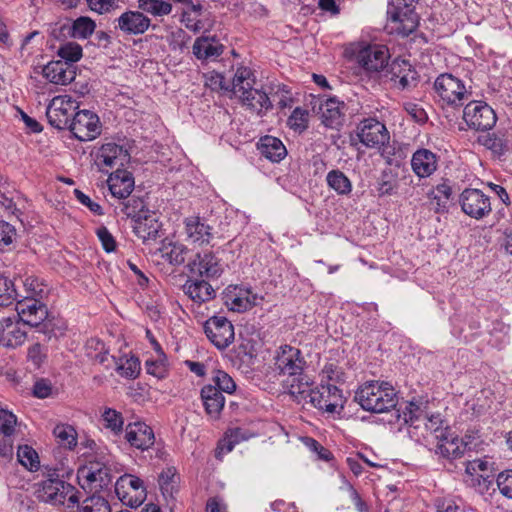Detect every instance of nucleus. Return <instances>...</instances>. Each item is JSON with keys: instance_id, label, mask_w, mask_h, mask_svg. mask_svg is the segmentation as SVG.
Instances as JSON below:
<instances>
[{"instance_id": "2f4dec72", "label": "nucleus", "mask_w": 512, "mask_h": 512, "mask_svg": "<svg viewBox=\"0 0 512 512\" xmlns=\"http://www.w3.org/2000/svg\"><path fill=\"white\" fill-rule=\"evenodd\" d=\"M201 399L205 411L212 418H218L224 408L225 397L214 386H204L201 389Z\"/></svg>"}, {"instance_id": "13d9d810", "label": "nucleus", "mask_w": 512, "mask_h": 512, "mask_svg": "<svg viewBox=\"0 0 512 512\" xmlns=\"http://www.w3.org/2000/svg\"><path fill=\"white\" fill-rule=\"evenodd\" d=\"M397 181L391 172L384 171L381 175L378 187L380 196L393 195L396 193Z\"/></svg>"}, {"instance_id": "c9c22d12", "label": "nucleus", "mask_w": 512, "mask_h": 512, "mask_svg": "<svg viewBox=\"0 0 512 512\" xmlns=\"http://www.w3.org/2000/svg\"><path fill=\"white\" fill-rule=\"evenodd\" d=\"M452 194V189L447 183H441L435 187L429 194L431 209L436 213H445L448 211V203Z\"/></svg>"}, {"instance_id": "58836bf2", "label": "nucleus", "mask_w": 512, "mask_h": 512, "mask_svg": "<svg viewBox=\"0 0 512 512\" xmlns=\"http://www.w3.org/2000/svg\"><path fill=\"white\" fill-rule=\"evenodd\" d=\"M138 8L154 17H163L172 12V5L165 0H138Z\"/></svg>"}, {"instance_id": "20e7f679", "label": "nucleus", "mask_w": 512, "mask_h": 512, "mask_svg": "<svg viewBox=\"0 0 512 512\" xmlns=\"http://www.w3.org/2000/svg\"><path fill=\"white\" fill-rule=\"evenodd\" d=\"M76 109V102L70 96H56L46 109V117L52 127L59 130L69 129Z\"/></svg>"}, {"instance_id": "9d476101", "label": "nucleus", "mask_w": 512, "mask_h": 512, "mask_svg": "<svg viewBox=\"0 0 512 512\" xmlns=\"http://www.w3.org/2000/svg\"><path fill=\"white\" fill-rule=\"evenodd\" d=\"M359 141L368 148L380 149L389 143L390 135L386 126L380 121L364 119L357 127Z\"/></svg>"}, {"instance_id": "774afa93", "label": "nucleus", "mask_w": 512, "mask_h": 512, "mask_svg": "<svg viewBox=\"0 0 512 512\" xmlns=\"http://www.w3.org/2000/svg\"><path fill=\"white\" fill-rule=\"evenodd\" d=\"M165 359L166 357H159L157 360H147L145 364L147 373L159 379L163 378L166 373Z\"/></svg>"}, {"instance_id": "5fc2aeb1", "label": "nucleus", "mask_w": 512, "mask_h": 512, "mask_svg": "<svg viewBox=\"0 0 512 512\" xmlns=\"http://www.w3.org/2000/svg\"><path fill=\"white\" fill-rule=\"evenodd\" d=\"M405 423L416 425V422L427 419V415L419 405L414 402H409L402 411Z\"/></svg>"}, {"instance_id": "39448f33", "label": "nucleus", "mask_w": 512, "mask_h": 512, "mask_svg": "<svg viewBox=\"0 0 512 512\" xmlns=\"http://www.w3.org/2000/svg\"><path fill=\"white\" fill-rule=\"evenodd\" d=\"M74 490L75 488L71 484L59 478H48L42 482L38 498L52 505H63L68 497L69 502L74 504L78 503V497Z\"/></svg>"}, {"instance_id": "f03ea898", "label": "nucleus", "mask_w": 512, "mask_h": 512, "mask_svg": "<svg viewBox=\"0 0 512 512\" xmlns=\"http://www.w3.org/2000/svg\"><path fill=\"white\" fill-rule=\"evenodd\" d=\"M433 88L440 100L451 107L462 106L471 96L463 81L450 73L440 74L435 79Z\"/></svg>"}, {"instance_id": "79ce46f5", "label": "nucleus", "mask_w": 512, "mask_h": 512, "mask_svg": "<svg viewBox=\"0 0 512 512\" xmlns=\"http://www.w3.org/2000/svg\"><path fill=\"white\" fill-rule=\"evenodd\" d=\"M95 22L86 16H81L74 20L71 27V36L78 39L88 38L95 30Z\"/></svg>"}, {"instance_id": "a211bd4d", "label": "nucleus", "mask_w": 512, "mask_h": 512, "mask_svg": "<svg viewBox=\"0 0 512 512\" xmlns=\"http://www.w3.org/2000/svg\"><path fill=\"white\" fill-rule=\"evenodd\" d=\"M161 227L156 213L150 211L134 221L133 232L143 243L149 244L162 236Z\"/></svg>"}, {"instance_id": "0eeeda50", "label": "nucleus", "mask_w": 512, "mask_h": 512, "mask_svg": "<svg viewBox=\"0 0 512 512\" xmlns=\"http://www.w3.org/2000/svg\"><path fill=\"white\" fill-rule=\"evenodd\" d=\"M69 130L79 141L93 140L101 133L99 117L90 110H80L72 118Z\"/></svg>"}, {"instance_id": "8fccbe9b", "label": "nucleus", "mask_w": 512, "mask_h": 512, "mask_svg": "<svg viewBox=\"0 0 512 512\" xmlns=\"http://www.w3.org/2000/svg\"><path fill=\"white\" fill-rule=\"evenodd\" d=\"M297 376L293 378L290 384V394L299 400H307L309 399L308 393L313 390L310 389L309 379L307 376H302V374Z\"/></svg>"}, {"instance_id": "4468645a", "label": "nucleus", "mask_w": 512, "mask_h": 512, "mask_svg": "<svg viewBox=\"0 0 512 512\" xmlns=\"http://www.w3.org/2000/svg\"><path fill=\"white\" fill-rule=\"evenodd\" d=\"M17 319L24 325H37L48 316L47 306L33 296H26L16 303Z\"/></svg>"}, {"instance_id": "423d86ee", "label": "nucleus", "mask_w": 512, "mask_h": 512, "mask_svg": "<svg viewBox=\"0 0 512 512\" xmlns=\"http://www.w3.org/2000/svg\"><path fill=\"white\" fill-rule=\"evenodd\" d=\"M463 119L469 128L476 131L490 130L497 121L494 110L481 101H470L463 110Z\"/></svg>"}, {"instance_id": "b1692460", "label": "nucleus", "mask_w": 512, "mask_h": 512, "mask_svg": "<svg viewBox=\"0 0 512 512\" xmlns=\"http://www.w3.org/2000/svg\"><path fill=\"white\" fill-rule=\"evenodd\" d=\"M107 184L112 196L125 199L130 196L134 189V177L131 172L123 168H116L109 175Z\"/></svg>"}, {"instance_id": "7c9ffc66", "label": "nucleus", "mask_w": 512, "mask_h": 512, "mask_svg": "<svg viewBox=\"0 0 512 512\" xmlns=\"http://www.w3.org/2000/svg\"><path fill=\"white\" fill-rule=\"evenodd\" d=\"M223 51L224 46L215 37H200L193 44V53L201 60L215 59Z\"/></svg>"}, {"instance_id": "a878e982", "label": "nucleus", "mask_w": 512, "mask_h": 512, "mask_svg": "<svg viewBox=\"0 0 512 512\" xmlns=\"http://www.w3.org/2000/svg\"><path fill=\"white\" fill-rule=\"evenodd\" d=\"M43 76L54 84L67 85L75 78V70L71 64L62 60L51 61L43 67Z\"/></svg>"}, {"instance_id": "c756f323", "label": "nucleus", "mask_w": 512, "mask_h": 512, "mask_svg": "<svg viewBox=\"0 0 512 512\" xmlns=\"http://www.w3.org/2000/svg\"><path fill=\"white\" fill-rule=\"evenodd\" d=\"M242 103L253 111L260 113L263 109L272 107V103L267 94L258 89H254L251 82H247V89L238 94Z\"/></svg>"}, {"instance_id": "dca6fc26", "label": "nucleus", "mask_w": 512, "mask_h": 512, "mask_svg": "<svg viewBox=\"0 0 512 512\" xmlns=\"http://www.w3.org/2000/svg\"><path fill=\"white\" fill-rule=\"evenodd\" d=\"M387 13L394 24L393 29L403 37L412 34L419 25V17L411 7H392Z\"/></svg>"}, {"instance_id": "49530a36", "label": "nucleus", "mask_w": 512, "mask_h": 512, "mask_svg": "<svg viewBox=\"0 0 512 512\" xmlns=\"http://www.w3.org/2000/svg\"><path fill=\"white\" fill-rule=\"evenodd\" d=\"M82 47L76 42H67L58 49V56L64 59V62L75 63L82 58Z\"/></svg>"}, {"instance_id": "052dcab7", "label": "nucleus", "mask_w": 512, "mask_h": 512, "mask_svg": "<svg viewBox=\"0 0 512 512\" xmlns=\"http://www.w3.org/2000/svg\"><path fill=\"white\" fill-rule=\"evenodd\" d=\"M16 236L17 232L13 225L5 221H0V249L12 244Z\"/></svg>"}, {"instance_id": "f3484780", "label": "nucleus", "mask_w": 512, "mask_h": 512, "mask_svg": "<svg viewBox=\"0 0 512 512\" xmlns=\"http://www.w3.org/2000/svg\"><path fill=\"white\" fill-rule=\"evenodd\" d=\"M24 324L17 318H4L0 320V345L7 348L21 346L27 337L23 330Z\"/></svg>"}, {"instance_id": "393cba45", "label": "nucleus", "mask_w": 512, "mask_h": 512, "mask_svg": "<svg viewBox=\"0 0 512 512\" xmlns=\"http://www.w3.org/2000/svg\"><path fill=\"white\" fill-rule=\"evenodd\" d=\"M125 438L131 446L141 450L150 448L155 441L152 428L142 422L128 424Z\"/></svg>"}, {"instance_id": "680f3d73", "label": "nucleus", "mask_w": 512, "mask_h": 512, "mask_svg": "<svg viewBox=\"0 0 512 512\" xmlns=\"http://www.w3.org/2000/svg\"><path fill=\"white\" fill-rule=\"evenodd\" d=\"M17 419L14 414L7 410H0V432L5 436L13 434Z\"/></svg>"}, {"instance_id": "5701e85b", "label": "nucleus", "mask_w": 512, "mask_h": 512, "mask_svg": "<svg viewBox=\"0 0 512 512\" xmlns=\"http://www.w3.org/2000/svg\"><path fill=\"white\" fill-rule=\"evenodd\" d=\"M97 158L108 168H123L129 163L130 154L123 146L109 142L100 147Z\"/></svg>"}, {"instance_id": "f704fd0d", "label": "nucleus", "mask_w": 512, "mask_h": 512, "mask_svg": "<svg viewBox=\"0 0 512 512\" xmlns=\"http://www.w3.org/2000/svg\"><path fill=\"white\" fill-rule=\"evenodd\" d=\"M159 487L163 497L168 500H174L178 493L179 477L174 467H168L163 470L158 478Z\"/></svg>"}, {"instance_id": "c03bdc74", "label": "nucleus", "mask_w": 512, "mask_h": 512, "mask_svg": "<svg viewBox=\"0 0 512 512\" xmlns=\"http://www.w3.org/2000/svg\"><path fill=\"white\" fill-rule=\"evenodd\" d=\"M211 382L206 386H214L221 393L232 394L236 389V384L232 377L222 370L214 371Z\"/></svg>"}, {"instance_id": "603ef678", "label": "nucleus", "mask_w": 512, "mask_h": 512, "mask_svg": "<svg viewBox=\"0 0 512 512\" xmlns=\"http://www.w3.org/2000/svg\"><path fill=\"white\" fill-rule=\"evenodd\" d=\"M105 427L111 429L115 434H118L123 429V417L122 414L112 408H106L102 414Z\"/></svg>"}, {"instance_id": "bb28decb", "label": "nucleus", "mask_w": 512, "mask_h": 512, "mask_svg": "<svg viewBox=\"0 0 512 512\" xmlns=\"http://www.w3.org/2000/svg\"><path fill=\"white\" fill-rule=\"evenodd\" d=\"M437 165L438 160L436 154L428 149H418L412 155V170L420 178H426L432 175L436 171Z\"/></svg>"}, {"instance_id": "2eb2a0df", "label": "nucleus", "mask_w": 512, "mask_h": 512, "mask_svg": "<svg viewBox=\"0 0 512 512\" xmlns=\"http://www.w3.org/2000/svg\"><path fill=\"white\" fill-rule=\"evenodd\" d=\"M187 268L191 275L200 278H214L222 273L219 259L209 251L197 253L195 258L188 262Z\"/></svg>"}, {"instance_id": "338daca9", "label": "nucleus", "mask_w": 512, "mask_h": 512, "mask_svg": "<svg viewBox=\"0 0 512 512\" xmlns=\"http://www.w3.org/2000/svg\"><path fill=\"white\" fill-rule=\"evenodd\" d=\"M96 235L99 238L103 249L110 253L116 249V241L106 226H100L96 229Z\"/></svg>"}, {"instance_id": "6e6552de", "label": "nucleus", "mask_w": 512, "mask_h": 512, "mask_svg": "<svg viewBox=\"0 0 512 512\" xmlns=\"http://www.w3.org/2000/svg\"><path fill=\"white\" fill-rule=\"evenodd\" d=\"M207 338L218 349L227 348L234 340V327L224 316H212L203 325Z\"/></svg>"}, {"instance_id": "ddd939ff", "label": "nucleus", "mask_w": 512, "mask_h": 512, "mask_svg": "<svg viewBox=\"0 0 512 512\" xmlns=\"http://www.w3.org/2000/svg\"><path fill=\"white\" fill-rule=\"evenodd\" d=\"M305 365L306 361L298 348L290 345L280 347L275 361V366L280 374L294 377L301 375Z\"/></svg>"}, {"instance_id": "0e129e2a", "label": "nucleus", "mask_w": 512, "mask_h": 512, "mask_svg": "<svg viewBox=\"0 0 512 512\" xmlns=\"http://www.w3.org/2000/svg\"><path fill=\"white\" fill-rule=\"evenodd\" d=\"M497 486L503 496L512 499V470H506L497 476Z\"/></svg>"}, {"instance_id": "473e14b6", "label": "nucleus", "mask_w": 512, "mask_h": 512, "mask_svg": "<svg viewBox=\"0 0 512 512\" xmlns=\"http://www.w3.org/2000/svg\"><path fill=\"white\" fill-rule=\"evenodd\" d=\"M85 355L94 364L103 365L106 369L111 366L109 351L105 343L98 338H90L87 340L85 344ZM111 360L115 361V358L111 356Z\"/></svg>"}, {"instance_id": "7ed1b4c3", "label": "nucleus", "mask_w": 512, "mask_h": 512, "mask_svg": "<svg viewBox=\"0 0 512 512\" xmlns=\"http://www.w3.org/2000/svg\"><path fill=\"white\" fill-rule=\"evenodd\" d=\"M115 493L124 505L130 507L140 506L147 496L143 480L127 473L117 479Z\"/></svg>"}, {"instance_id": "c85d7f7f", "label": "nucleus", "mask_w": 512, "mask_h": 512, "mask_svg": "<svg viewBox=\"0 0 512 512\" xmlns=\"http://www.w3.org/2000/svg\"><path fill=\"white\" fill-rule=\"evenodd\" d=\"M259 153L271 162H280L287 155V150L282 141L274 136L266 135L257 143Z\"/></svg>"}, {"instance_id": "a18cd8bd", "label": "nucleus", "mask_w": 512, "mask_h": 512, "mask_svg": "<svg viewBox=\"0 0 512 512\" xmlns=\"http://www.w3.org/2000/svg\"><path fill=\"white\" fill-rule=\"evenodd\" d=\"M122 212L129 218H132L133 221L141 217V215H145L150 212L148 209H145V204L143 199L140 197L132 196L126 202H123Z\"/></svg>"}, {"instance_id": "e433bc0d", "label": "nucleus", "mask_w": 512, "mask_h": 512, "mask_svg": "<svg viewBox=\"0 0 512 512\" xmlns=\"http://www.w3.org/2000/svg\"><path fill=\"white\" fill-rule=\"evenodd\" d=\"M78 512H112L108 500L100 494H92L77 503Z\"/></svg>"}, {"instance_id": "37998d69", "label": "nucleus", "mask_w": 512, "mask_h": 512, "mask_svg": "<svg viewBox=\"0 0 512 512\" xmlns=\"http://www.w3.org/2000/svg\"><path fill=\"white\" fill-rule=\"evenodd\" d=\"M17 458L20 464L30 471H37L40 466L37 452L28 445L18 447Z\"/></svg>"}, {"instance_id": "6e6d98bb", "label": "nucleus", "mask_w": 512, "mask_h": 512, "mask_svg": "<svg viewBox=\"0 0 512 512\" xmlns=\"http://www.w3.org/2000/svg\"><path fill=\"white\" fill-rule=\"evenodd\" d=\"M290 128L303 131L308 126V112L305 109L296 107L288 118Z\"/></svg>"}, {"instance_id": "aec40b11", "label": "nucleus", "mask_w": 512, "mask_h": 512, "mask_svg": "<svg viewBox=\"0 0 512 512\" xmlns=\"http://www.w3.org/2000/svg\"><path fill=\"white\" fill-rule=\"evenodd\" d=\"M345 103L336 97L320 101L318 113L322 123L328 128H338L343 122Z\"/></svg>"}, {"instance_id": "3c124183", "label": "nucleus", "mask_w": 512, "mask_h": 512, "mask_svg": "<svg viewBox=\"0 0 512 512\" xmlns=\"http://www.w3.org/2000/svg\"><path fill=\"white\" fill-rule=\"evenodd\" d=\"M253 76L252 71L247 67H239L234 75L232 81V91L235 94L241 93L243 90L247 89V82L254 83V79L251 80Z\"/></svg>"}, {"instance_id": "69168bd1", "label": "nucleus", "mask_w": 512, "mask_h": 512, "mask_svg": "<svg viewBox=\"0 0 512 512\" xmlns=\"http://www.w3.org/2000/svg\"><path fill=\"white\" fill-rule=\"evenodd\" d=\"M303 443L306 447H308L311 451L315 452L318 455V458L324 461H329L332 459V453L323 447L317 440L311 437H303Z\"/></svg>"}, {"instance_id": "de8ad7c7", "label": "nucleus", "mask_w": 512, "mask_h": 512, "mask_svg": "<svg viewBox=\"0 0 512 512\" xmlns=\"http://www.w3.org/2000/svg\"><path fill=\"white\" fill-rule=\"evenodd\" d=\"M17 299V292L12 280L0 276V306H8Z\"/></svg>"}, {"instance_id": "bf43d9fd", "label": "nucleus", "mask_w": 512, "mask_h": 512, "mask_svg": "<svg viewBox=\"0 0 512 512\" xmlns=\"http://www.w3.org/2000/svg\"><path fill=\"white\" fill-rule=\"evenodd\" d=\"M406 74L395 79L394 86L400 90H410L417 85L418 74L413 68L406 67Z\"/></svg>"}, {"instance_id": "f8f14e48", "label": "nucleus", "mask_w": 512, "mask_h": 512, "mask_svg": "<svg viewBox=\"0 0 512 512\" xmlns=\"http://www.w3.org/2000/svg\"><path fill=\"white\" fill-rule=\"evenodd\" d=\"M78 477L83 478L93 490V494H100L112 481L111 470L100 462H90L78 470Z\"/></svg>"}, {"instance_id": "412c9836", "label": "nucleus", "mask_w": 512, "mask_h": 512, "mask_svg": "<svg viewBox=\"0 0 512 512\" xmlns=\"http://www.w3.org/2000/svg\"><path fill=\"white\" fill-rule=\"evenodd\" d=\"M187 241L199 246L209 244L213 238L212 227L199 216H189L184 219Z\"/></svg>"}, {"instance_id": "864d4df0", "label": "nucleus", "mask_w": 512, "mask_h": 512, "mask_svg": "<svg viewBox=\"0 0 512 512\" xmlns=\"http://www.w3.org/2000/svg\"><path fill=\"white\" fill-rule=\"evenodd\" d=\"M140 361L137 357L131 356L123 363L117 364V372L128 379H135L140 373Z\"/></svg>"}, {"instance_id": "ea45409f", "label": "nucleus", "mask_w": 512, "mask_h": 512, "mask_svg": "<svg viewBox=\"0 0 512 512\" xmlns=\"http://www.w3.org/2000/svg\"><path fill=\"white\" fill-rule=\"evenodd\" d=\"M53 435L63 447L73 450L77 446V432L71 425H56L53 429Z\"/></svg>"}, {"instance_id": "a19ab883", "label": "nucleus", "mask_w": 512, "mask_h": 512, "mask_svg": "<svg viewBox=\"0 0 512 512\" xmlns=\"http://www.w3.org/2000/svg\"><path fill=\"white\" fill-rule=\"evenodd\" d=\"M161 251L162 256L172 265L183 264L188 253L187 247L181 243L164 244Z\"/></svg>"}, {"instance_id": "6ab92c4d", "label": "nucleus", "mask_w": 512, "mask_h": 512, "mask_svg": "<svg viewBox=\"0 0 512 512\" xmlns=\"http://www.w3.org/2000/svg\"><path fill=\"white\" fill-rule=\"evenodd\" d=\"M117 28L129 35L145 33L151 25V20L142 11H126L117 19Z\"/></svg>"}, {"instance_id": "4d7b16f0", "label": "nucleus", "mask_w": 512, "mask_h": 512, "mask_svg": "<svg viewBox=\"0 0 512 512\" xmlns=\"http://www.w3.org/2000/svg\"><path fill=\"white\" fill-rule=\"evenodd\" d=\"M32 327H35L37 332L43 334L47 340H51L52 338H57L58 335H62V331L56 325L54 319H49L48 317Z\"/></svg>"}, {"instance_id": "cd10ccee", "label": "nucleus", "mask_w": 512, "mask_h": 512, "mask_svg": "<svg viewBox=\"0 0 512 512\" xmlns=\"http://www.w3.org/2000/svg\"><path fill=\"white\" fill-rule=\"evenodd\" d=\"M183 292L195 303L202 304L215 297V290L204 279L189 278L182 286Z\"/></svg>"}, {"instance_id": "f257e3e1", "label": "nucleus", "mask_w": 512, "mask_h": 512, "mask_svg": "<svg viewBox=\"0 0 512 512\" xmlns=\"http://www.w3.org/2000/svg\"><path fill=\"white\" fill-rule=\"evenodd\" d=\"M354 399L364 410L372 413L387 412L395 408L398 402L395 389L384 381L364 383L357 389Z\"/></svg>"}, {"instance_id": "72a5a7b5", "label": "nucleus", "mask_w": 512, "mask_h": 512, "mask_svg": "<svg viewBox=\"0 0 512 512\" xmlns=\"http://www.w3.org/2000/svg\"><path fill=\"white\" fill-rule=\"evenodd\" d=\"M438 432V430H436ZM436 438L440 440L436 452L446 458H460L464 454L465 447L458 437H449L446 432L439 431Z\"/></svg>"}, {"instance_id": "4be33fe9", "label": "nucleus", "mask_w": 512, "mask_h": 512, "mask_svg": "<svg viewBox=\"0 0 512 512\" xmlns=\"http://www.w3.org/2000/svg\"><path fill=\"white\" fill-rule=\"evenodd\" d=\"M388 49L385 46H370L357 56L358 63L367 71L378 72L388 63Z\"/></svg>"}, {"instance_id": "4c0bfd02", "label": "nucleus", "mask_w": 512, "mask_h": 512, "mask_svg": "<svg viewBox=\"0 0 512 512\" xmlns=\"http://www.w3.org/2000/svg\"><path fill=\"white\" fill-rule=\"evenodd\" d=\"M327 184L339 195H348L352 191V183L340 170L334 169L328 172Z\"/></svg>"}, {"instance_id": "1a4fd4ad", "label": "nucleus", "mask_w": 512, "mask_h": 512, "mask_svg": "<svg viewBox=\"0 0 512 512\" xmlns=\"http://www.w3.org/2000/svg\"><path fill=\"white\" fill-rule=\"evenodd\" d=\"M462 211L474 219H482L490 214V198L479 189L466 188L459 197Z\"/></svg>"}, {"instance_id": "09e8293b", "label": "nucleus", "mask_w": 512, "mask_h": 512, "mask_svg": "<svg viewBox=\"0 0 512 512\" xmlns=\"http://www.w3.org/2000/svg\"><path fill=\"white\" fill-rule=\"evenodd\" d=\"M297 376L293 378L290 384V394L299 400H307L309 399L308 393L313 390L310 389L309 379L307 376H302V374Z\"/></svg>"}, {"instance_id": "9b49d317", "label": "nucleus", "mask_w": 512, "mask_h": 512, "mask_svg": "<svg viewBox=\"0 0 512 512\" xmlns=\"http://www.w3.org/2000/svg\"><path fill=\"white\" fill-rule=\"evenodd\" d=\"M309 402L319 410L335 413L338 406H342V391L332 384H321L308 393Z\"/></svg>"}, {"instance_id": "e2e57ef3", "label": "nucleus", "mask_w": 512, "mask_h": 512, "mask_svg": "<svg viewBox=\"0 0 512 512\" xmlns=\"http://www.w3.org/2000/svg\"><path fill=\"white\" fill-rule=\"evenodd\" d=\"M27 358L39 368L47 358L46 349L40 343H35L28 348Z\"/></svg>"}]
</instances>
